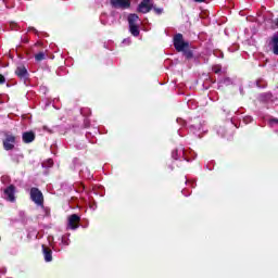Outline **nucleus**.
I'll list each match as a JSON object with an SVG mask.
<instances>
[{
  "label": "nucleus",
  "instance_id": "obj_1",
  "mask_svg": "<svg viewBox=\"0 0 278 278\" xmlns=\"http://www.w3.org/2000/svg\"><path fill=\"white\" fill-rule=\"evenodd\" d=\"M172 157L174 160H179L182 157V160H186V162H191V160H194L197 157V153L190 149H180V150H174L172 152Z\"/></svg>",
  "mask_w": 278,
  "mask_h": 278
},
{
  "label": "nucleus",
  "instance_id": "obj_2",
  "mask_svg": "<svg viewBox=\"0 0 278 278\" xmlns=\"http://www.w3.org/2000/svg\"><path fill=\"white\" fill-rule=\"evenodd\" d=\"M30 201L39 207H45V195L42 194V191L36 187L30 188Z\"/></svg>",
  "mask_w": 278,
  "mask_h": 278
},
{
  "label": "nucleus",
  "instance_id": "obj_3",
  "mask_svg": "<svg viewBox=\"0 0 278 278\" xmlns=\"http://www.w3.org/2000/svg\"><path fill=\"white\" fill-rule=\"evenodd\" d=\"M174 47L176 49V51H186V49H188L189 43L184 41V35L181 34H176L174 36Z\"/></svg>",
  "mask_w": 278,
  "mask_h": 278
},
{
  "label": "nucleus",
  "instance_id": "obj_4",
  "mask_svg": "<svg viewBox=\"0 0 278 278\" xmlns=\"http://www.w3.org/2000/svg\"><path fill=\"white\" fill-rule=\"evenodd\" d=\"M153 10V0H142L137 8V12L149 14Z\"/></svg>",
  "mask_w": 278,
  "mask_h": 278
},
{
  "label": "nucleus",
  "instance_id": "obj_5",
  "mask_svg": "<svg viewBox=\"0 0 278 278\" xmlns=\"http://www.w3.org/2000/svg\"><path fill=\"white\" fill-rule=\"evenodd\" d=\"M111 5L118 10H129L131 8V0H111Z\"/></svg>",
  "mask_w": 278,
  "mask_h": 278
},
{
  "label": "nucleus",
  "instance_id": "obj_6",
  "mask_svg": "<svg viewBox=\"0 0 278 278\" xmlns=\"http://www.w3.org/2000/svg\"><path fill=\"white\" fill-rule=\"evenodd\" d=\"M14 194H16V187H14L13 185H10L4 189V199L7 201L14 203L16 201V197Z\"/></svg>",
  "mask_w": 278,
  "mask_h": 278
},
{
  "label": "nucleus",
  "instance_id": "obj_7",
  "mask_svg": "<svg viewBox=\"0 0 278 278\" xmlns=\"http://www.w3.org/2000/svg\"><path fill=\"white\" fill-rule=\"evenodd\" d=\"M14 144H16V137H14V135H7L3 140L4 150L12 151V149H14Z\"/></svg>",
  "mask_w": 278,
  "mask_h": 278
},
{
  "label": "nucleus",
  "instance_id": "obj_8",
  "mask_svg": "<svg viewBox=\"0 0 278 278\" xmlns=\"http://www.w3.org/2000/svg\"><path fill=\"white\" fill-rule=\"evenodd\" d=\"M81 220V217L77 214H73L68 217L67 227L68 229H77L79 227V222Z\"/></svg>",
  "mask_w": 278,
  "mask_h": 278
},
{
  "label": "nucleus",
  "instance_id": "obj_9",
  "mask_svg": "<svg viewBox=\"0 0 278 278\" xmlns=\"http://www.w3.org/2000/svg\"><path fill=\"white\" fill-rule=\"evenodd\" d=\"M22 140L23 142H25V144H29L30 142H34V140H36V134H34V131L23 132Z\"/></svg>",
  "mask_w": 278,
  "mask_h": 278
},
{
  "label": "nucleus",
  "instance_id": "obj_10",
  "mask_svg": "<svg viewBox=\"0 0 278 278\" xmlns=\"http://www.w3.org/2000/svg\"><path fill=\"white\" fill-rule=\"evenodd\" d=\"M15 73L17 77H21L22 79H26V77L29 75V73L27 72V67L24 65L18 66Z\"/></svg>",
  "mask_w": 278,
  "mask_h": 278
},
{
  "label": "nucleus",
  "instance_id": "obj_11",
  "mask_svg": "<svg viewBox=\"0 0 278 278\" xmlns=\"http://www.w3.org/2000/svg\"><path fill=\"white\" fill-rule=\"evenodd\" d=\"M45 262H53V252L51 249L42 245Z\"/></svg>",
  "mask_w": 278,
  "mask_h": 278
},
{
  "label": "nucleus",
  "instance_id": "obj_12",
  "mask_svg": "<svg viewBox=\"0 0 278 278\" xmlns=\"http://www.w3.org/2000/svg\"><path fill=\"white\" fill-rule=\"evenodd\" d=\"M140 21V17L138 14L132 13L128 15V25H138V22Z\"/></svg>",
  "mask_w": 278,
  "mask_h": 278
},
{
  "label": "nucleus",
  "instance_id": "obj_13",
  "mask_svg": "<svg viewBox=\"0 0 278 278\" xmlns=\"http://www.w3.org/2000/svg\"><path fill=\"white\" fill-rule=\"evenodd\" d=\"M129 31L132 36L138 37L140 36V27L137 25H129Z\"/></svg>",
  "mask_w": 278,
  "mask_h": 278
},
{
  "label": "nucleus",
  "instance_id": "obj_14",
  "mask_svg": "<svg viewBox=\"0 0 278 278\" xmlns=\"http://www.w3.org/2000/svg\"><path fill=\"white\" fill-rule=\"evenodd\" d=\"M273 42V51L275 55H278V36H274L271 39Z\"/></svg>",
  "mask_w": 278,
  "mask_h": 278
},
{
  "label": "nucleus",
  "instance_id": "obj_15",
  "mask_svg": "<svg viewBox=\"0 0 278 278\" xmlns=\"http://www.w3.org/2000/svg\"><path fill=\"white\" fill-rule=\"evenodd\" d=\"M273 94L270 93H263L260 96L261 101H270Z\"/></svg>",
  "mask_w": 278,
  "mask_h": 278
},
{
  "label": "nucleus",
  "instance_id": "obj_16",
  "mask_svg": "<svg viewBox=\"0 0 278 278\" xmlns=\"http://www.w3.org/2000/svg\"><path fill=\"white\" fill-rule=\"evenodd\" d=\"M36 62H42L45 60V52H39L35 55Z\"/></svg>",
  "mask_w": 278,
  "mask_h": 278
},
{
  "label": "nucleus",
  "instance_id": "obj_17",
  "mask_svg": "<svg viewBox=\"0 0 278 278\" xmlns=\"http://www.w3.org/2000/svg\"><path fill=\"white\" fill-rule=\"evenodd\" d=\"M80 114L83 116H90V114H91L90 109H81Z\"/></svg>",
  "mask_w": 278,
  "mask_h": 278
},
{
  "label": "nucleus",
  "instance_id": "obj_18",
  "mask_svg": "<svg viewBox=\"0 0 278 278\" xmlns=\"http://www.w3.org/2000/svg\"><path fill=\"white\" fill-rule=\"evenodd\" d=\"M257 88H266V81L263 79L256 81Z\"/></svg>",
  "mask_w": 278,
  "mask_h": 278
},
{
  "label": "nucleus",
  "instance_id": "obj_19",
  "mask_svg": "<svg viewBox=\"0 0 278 278\" xmlns=\"http://www.w3.org/2000/svg\"><path fill=\"white\" fill-rule=\"evenodd\" d=\"M87 175L84 174V170H80V177H86V179H90V177H92V175H90V172H88V169H86Z\"/></svg>",
  "mask_w": 278,
  "mask_h": 278
},
{
  "label": "nucleus",
  "instance_id": "obj_20",
  "mask_svg": "<svg viewBox=\"0 0 278 278\" xmlns=\"http://www.w3.org/2000/svg\"><path fill=\"white\" fill-rule=\"evenodd\" d=\"M152 10L155 12V14H162V12H164V9H162V8L153 7Z\"/></svg>",
  "mask_w": 278,
  "mask_h": 278
},
{
  "label": "nucleus",
  "instance_id": "obj_21",
  "mask_svg": "<svg viewBox=\"0 0 278 278\" xmlns=\"http://www.w3.org/2000/svg\"><path fill=\"white\" fill-rule=\"evenodd\" d=\"M220 71H222L220 65L213 66V73L218 74V73H220Z\"/></svg>",
  "mask_w": 278,
  "mask_h": 278
},
{
  "label": "nucleus",
  "instance_id": "obj_22",
  "mask_svg": "<svg viewBox=\"0 0 278 278\" xmlns=\"http://www.w3.org/2000/svg\"><path fill=\"white\" fill-rule=\"evenodd\" d=\"M252 121H253V117L251 116L243 117V122L245 123V125H249V123H252Z\"/></svg>",
  "mask_w": 278,
  "mask_h": 278
},
{
  "label": "nucleus",
  "instance_id": "obj_23",
  "mask_svg": "<svg viewBox=\"0 0 278 278\" xmlns=\"http://www.w3.org/2000/svg\"><path fill=\"white\" fill-rule=\"evenodd\" d=\"M187 105H188V108H192V109L197 108V104H194V100H189L187 102Z\"/></svg>",
  "mask_w": 278,
  "mask_h": 278
},
{
  "label": "nucleus",
  "instance_id": "obj_24",
  "mask_svg": "<svg viewBox=\"0 0 278 278\" xmlns=\"http://www.w3.org/2000/svg\"><path fill=\"white\" fill-rule=\"evenodd\" d=\"M105 14H101V16H100V21H101V23H102V25H108V22H105Z\"/></svg>",
  "mask_w": 278,
  "mask_h": 278
},
{
  "label": "nucleus",
  "instance_id": "obj_25",
  "mask_svg": "<svg viewBox=\"0 0 278 278\" xmlns=\"http://www.w3.org/2000/svg\"><path fill=\"white\" fill-rule=\"evenodd\" d=\"M62 243L68 247V239H66V237H62Z\"/></svg>",
  "mask_w": 278,
  "mask_h": 278
},
{
  "label": "nucleus",
  "instance_id": "obj_26",
  "mask_svg": "<svg viewBox=\"0 0 278 278\" xmlns=\"http://www.w3.org/2000/svg\"><path fill=\"white\" fill-rule=\"evenodd\" d=\"M0 84H5V76L0 74Z\"/></svg>",
  "mask_w": 278,
  "mask_h": 278
},
{
  "label": "nucleus",
  "instance_id": "obj_27",
  "mask_svg": "<svg viewBox=\"0 0 278 278\" xmlns=\"http://www.w3.org/2000/svg\"><path fill=\"white\" fill-rule=\"evenodd\" d=\"M269 123H270V125H275V123H276V125H278V119L277 118H273V119L269 121Z\"/></svg>",
  "mask_w": 278,
  "mask_h": 278
},
{
  "label": "nucleus",
  "instance_id": "obj_28",
  "mask_svg": "<svg viewBox=\"0 0 278 278\" xmlns=\"http://www.w3.org/2000/svg\"><path fill=\"white\" fill-rule=\"evenodd\" d=\"M48 165H49V166H53V160L49 159V160H48Z\"/></svg>",
  "mask_w": 278,
  "mask_h": 278
},
{
  "label": "nucleus",
  "instance_id": "obj_29",
  "mask_svg": "<svg viewBox=\"0 0 278 278\" xmlns=\"http://www.w3.org/2000/svg\"><path fill=\"white\" fill-rule=\"evenodd\" d=\"M195 3H203L205 0H193Z\"/></svg>",
  "mask_w": 278,
  "mask_h": 278
},
{
  "label": "nucleus",
  "instance_id": "obj_30",
  "mask_svg": "<svg viewBox=\"0 0 278 278\" xmlns=\"http://www.w3.org/2000/svg\"><path fill=\"white\" fill-rule=\"evenodd\" d=\"M198 131H201V126H193Z\"/></svg>",
  "mask_w": 278,
  "mask_h": 278
},
{
  "label": "nucleus",
  "instance_id": "obj_31",
  "mask_svg": "<svg viewBox=\"0 0 278 278\" xmlns=\"http://www.w3.org/2000/svg\"><path fill=\"white\" fill-rule=\"evenodd\" d=\"M276 25H278V18H277V21H276Z\"/></svg>",
  "mask_w": 278,
  "mask_h": 278
}]
</instances>
